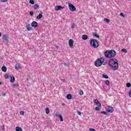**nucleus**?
<instances>
[{"label": "nucleus", "instance_id": "nucleus-35", "mask_svg": "<svg viewBox=\"0 0 131 131\" xmlns=\"http://www.w3.org/2000/svg\"><path fill=\"white\" fill-rule=\"evenodd\" d=\"M30 15L31 16H33V11H30Z\"/></svg>", "mask_w": 131, "mask_h": 131}, {"label": "nucleus", "instance_id": "nucleus-27", "mask_svg": "<svg viewBox=\"0 0 131 131\" xmlns=\"http://www.w3.org/2000/svg\"><path fill=\"white\" fill-rule=\"evenodd\" d=\"M13 86H14V88H18V86H19V84H13Z\"/></svg>", "mask_w": 131, "mask_h": 131}, {"label": "nucleus", "instance_id": "nucleus-36", "mask_svg": "<svg viewBox=\"0 0 131 131\" xmlns=\"http://www.w3.org/2000/svg\"><path fill=\"white\" fill-rule=\"evenodd\" d=\"M5 78H7V79L9 78V75H5Z\"/></svg>", "mask_w": 131, "mask_h": 131}, {"label": "nucleus", "instance_id": "nucleus-30", "mask_svg": "<svg viewBox=\"0 0 131 131\" xmlns=\"http://www.w3.org/2000/svg\"><path fill=\"white\" fill-rule=\"evenodd\" d=\"M79 94L80 96H82V95L83 94V91H80Z\"/></svg>", "mask_w": 131, "mask_h": 131}, {"label": "nucleus", "instance_id": "nucleus-11", "mask_svg": "<svg viewBox=\"0 0 131 131\" xmlns=\"http://www.w3.org/2000/svg\"><path fill=\"white\" fill-rule=\"evenodd\" d=\"M94 103L96 104L98 107H101V103L98 101V100L96 99L94 101Z\"/></svg>", "mask_w": 131, "mask_h": 131}, {"label": "nucleus", "instance_id": "nucleus-13", "mask_svg": "<svg viewBox=\"0 0 131 131\" xmlns=\"http://www.w3.org/2000/svg\"><path fill=\"white\" fill-rule=\"evenodd\" d=\"M14 81H15V77H14L13 76H11L10 82L13 83L14 82Z\"/></svg>", "mask_w": 131, "mask_h": 131}, {"label": "nucleus", "instance_id": "nucleus-22", "mask_svg": "<svg viewBox=\"0 0 131 131\" xmlns=\"http://www.w3.org/2000/svg\"><path fill=\"white\" fill-rule=\"evenodd\" d=\"M46 114H49L50 113V109L48 107L46 108Z\"/></svg>", "mask_w": 131, "mask_h": 131}, {"label": "nucleus", "instance_id": "nucleus-4", "mask_svg": "<svg viewBox=\"0 0 131 131\" xmlns=\"http://www.w3.org/2000/svg\"><path fill=\"white\" fill-rule=\"evenodd\" d=\"M69 8L70 11H72V12H75V11H76V8H75V6L71 4H69Z\"/></svg>", "mask_w": 131, "mask_h": 131}, {"label": "nucleus", "instance_id": "nucleus-15", "mask_svg": "<svg viewBox=\"0 0 131 131\" xmlns=\"http://www.w3.org/2000/svg\"><path fill=\"white\" fill-rule=\"evenodd\" d=\"M82 39H83V40H86V39H88V35H83L82 36Z\"/></svg>", "mask_w": 131, "mask_h": 131}, {"label": "nucleus", "instance_id": "nucleus-39", "mask_svg": "<svg viewBox=\"0 0 131 131\" xmlns=\"http://www.w3.org/2000/svg\"><path fill=\"white\" fill-rule=\"evenodd\" d=\"M1 1H2L3 3H7V2H8V0H1Z\"/></svg>", "mask_w": 131, "mask_h": 131}, {"label": "nucleus", "instance_id": "nucleus-9", "mask_svg": "<svg viewBox=\"0 0 131 131\" xmlns=\"http://www.w3.org/2000/svg\"><path fill=\"white\" fill-rule=\"evenodd\" d=\"M73 42L74 41L72 39H70L69 41V45L70 48H72L73 47Z\"/></svg>", "mask_w": 131, "mask_h": 131}, {"label": "nucleus", "instance_id": "nucleus-43", "mask_svg": "<svg viewBox=\"0 0 131 131\" xmlns=\"http://www.w3.org/2000/svg\"><path fill=\"white\" fill-rule=\"evenodd\" d=\"M1 36H2V33L1 32H0V37H1Z\"/></svg>", "mask_w": 131, "mask_h": 131}, {"label": "nucleus", "instance_id": "nucleus-18", "mask_svg": "<svg viewBox=\"0 0 131 131\" xmlns=\"http://www.w3.org/2000/svg\"><path fill=\"white\" fill-rule=\"evenodd\" d=\"M2 70L3 72H7V68L5 66H3L2 68Z\"/></svg>", "mask_w": 131, "mask_h": 131}, {"label": "nucleus", "instance_id": "nucleus-44", "mask_svg": "<svg viewBox=\"0 0 131 131\" xmlns=\"http://www.w3.org/2000/svg\"><path fill=\"white\" fill-rule=\"evenodd\" d=\"M1 84H3V82H0V85H1Z\"/></svg>", "mask_w": 131, "mask_h": 131}, {"label": "nucleus", "instance_id": "nucleus-26", "mask_svg": "<svg viewBox=\"0 0 131 131\" xmlns=\"http://www.w3.org/2000/svg\"><path fill=\"white\" fill-rule=\"evenodd\" d=\"M104 21L105 22H106V23H109V22H110V20L108 18H105Z\"/></svg>", "mask_w": 131, "mask_h": 131}, {"label": "nucleus", "instance_id": "nucleus-2", "mask_svg": "<svg viewBox=\"0 0 131 131\" xmlns=\"http://www.w3.org/2000/svg\"><path fill=\"white\" fill-rule=\"evenodd\" d=\"M90 45L94 48V49H97V48L99 47L100 46V43L99 42V41L98 40L95 39H91L90 40Z\"/></svg>", "mask_w": 131, "mask_h": 131}, {"label": "nucleus", "instance_id": "nucleus-40", "mask_svg": "<svg viewBox=\"0 0 131 131\" xmlns=\"http://www.w3.org/2000/svg\"><path fill=\"white\" fill-rule=\"evenodd\" d=\"M71 27H72V28H74V27H75V25H74V24H72V25H71Z\"/></svg>", "mask_w": 131, "mask_h": 131}, {"label": "nucleus", "instance_id": "nucleus-33", "mask_svg": "<svg viewBox=\"0 0 131 131\" xmlns=\"http://www.w3.org/2000/svg\"><path fill=\"white\" fill-rule=\"evenodd\" d=\"M20 115H24V111H20Z\"/></svg>", "mask_w": 131, "mask_h": 131}, {"label": "nucleus", "instance_id": "nucleus-46", "mask_svg": "<svg viewBox=\"0 0 131 131\" xmlns=\"http://www.w3.org/2000/svg\"><path fill=\"white\" fill-rule=\"evenodd\" d=\"M3 129H5V127H3Z\"/></svg>", "mask_w": 131, "mask_h": 131}, {"label": "nucleus", "instance_id": "nucleus-23", "mask_svg": "<svg viewBox=\"0 0 131 131\" xmlns=\"http://www.w3.org/2000/svg\"><path fill=\"white\" fill-rule=\"evenodd\" d=\"M34 8L35 10H37V9L39 8V6L38 5L36 4L34 6Z\"/></svg>", "mask_w": 131, "mask_h": 131}, {"label": "nucleus", "instance_id": "nucleus-14", "mask_svg": "<svg viewBox=\"0 0 131 131\" xmlns=\"http://www.w3.org/2000/svg\"><path fill=\"white\" fill-rule=\"evenodd\" d=\"M67 98L68 100H71V99H72V95H71V94H68L67 95Z\"/></svg>", "mask_w": 131, "mask_h": 131}, {"label": "nucleus", "instance_id": "nucleus-19", "mask_svg": "<svg viewBox=\"0 0 131 131\" xmlns=\"http://www.w3.org/2000/svg\"><path fill=\"white\" fill-rule=\"evenodd\" d=\"M94 36H95V37H97V38H100V36L99 35H97V33L94 32L93 33Z\"/></svg>", "mask_w": 131, "mask_h": 131}, {"label": "nucleus", "instance_id": "nucleus-21", "mask_svg": "<svg viewBox=\"0 0 131 131\" xmlns=\"http://www.w3.org/2000/svg\"><path fill=\"white\" fill-rule=\"evenodd\" d=\"M102 77L103 78H105V79H107V78H109V77L107 75L102 74Z\"/></svg>", "mask_w": 131, "mask_h": 131}, {"label": "nucleus", "instance_id": "nucleus-20", "mask_svg": "<svg viewBox=\"0 0 131 131\" xmlns=\"http://www.w3.org/2000/svg\"><path fill=\"white\" fill-rule=\"evenodd\" d=\"M15 130L16 131H22V128H21L19 127H15Z\"/></svg>", "mask_w": 131, "mask_h": 131}, {"label": "nucleus", "instance_id": "nucleus-1", "mask_svg": "<svg viewBox=\"0 0 131 131\" xmlns=\"http://www.w3.org/2000/svg\"><path fill=\"white\" fill-rule=\"evenodd\" d=\"M104 56L105 58L110 59L108 61V66L110 67L113 68L114 70H117L118 69V60L114 58L116 56V52L114 50H107L104 52Z\"/></svg>", "mask_w": 131, "mask_h": 131}, {"label": "nucleus", "instance_id": "nucleus-6", "mask_svg": "<svg viewBox=\"0 0 131 131\" xmlns=\"http://www.w3.org/2000/svg\"><path fill=\"white\" fill-rule=\"evenodd\" d=\"M64 7H62L61 6H57L55 7L54 9L55 11H60L62 10V9H64Z\"/></svg>", "mask_w": 131, "mask_h": 131}, {"label": "nucleus", "instance_id": "nucleus-38", "mask_svg": "<svg viewBox=\"0 0 131 131\" xmlns=\"http://www.w3.org/2000/svg\"><path fill=\"white\" fill-rule=\"evenodd\" d=\"M90 131H96V129H94V128H90Z\"/></svg>", "mask_w": 131, "mask_h": 131}, {"label": "nucleus", "instance_id": "nucleus-5", "mask_svg": "<svg viewBox=\"0 0 131 131\" xmlns=\"http://www.w3.org/2000/svg\"><path fill=\"white\" fill-rule=\"evenodd\" d=\"M106 110L108 112V113H113V111H114V109L113 107L110 106H108L106 107Z\"/></svg>", "mask_w": 131, "mask_h": 131}, {"label": "nucleus", "instance_id": "nucleus-10", "mask_svg": "<svg viewBox=\"0 0 131 131\" xmlns=\"http://www.w3.org/2000/svg\"><path fill=\"white\" fill-rule=\"evenodd\" d=\"M26 28L28 31H31L32 30L31 27L30 26V24H27Z\"/></svg>", "mask_w": 131, "mask_h": 131}, {"label": "nucleus", "instance_id": "nucleus-17", "mask_svg": "<svg viewBox=\"0 0 131 131\" xmlns=\"http://www.w3.org/2000/svg\"><path fill=\"white\" fill-rule=\"evenodd\" d=\"M41 18H42V14L40 13L39 15L37 16L36 18L39 20V19H41Z\"/></svg>", "mask_w": 131, "mask_h": 131}, {"label": "nucleus", "instance_id": "nucleus-8", "mask_svg": "<svg viewBox=\"0 0 131 131\" xmlns=\"http://www.w3.org/2000/svg\"><path fill=\"white\" fill-rule=\"evenodd\" d=\"M31 26H32V27H38V24H37V23L35 21H33L32 24H31Z\"/></svg>", "mask_w": 131, "mask_h": 131}, {"label": "nucleus", "instance_id": "nucleus-32", "mask_svg": "<svg viewBox=\"0 0 131 131\" xmlns=\"http://www.w3.org/2000/svg\"><path fill=\"white\" fill-rule=\"evenodd\" d=\"M120 16H121V17H123V18H124V14L123 13H121L120 14Z\"/></svg>", "mask_w": 131, "mask_h": 131}, {"label": "nucleus", "instance_id": "nucleus-16", "mask_svg": "<svg viewBox=\"0 0 131 131\" xmlns=\"http://www.w3.org/2000/svg\"><path fill=\"white\" fill-rule=\"evenodd\" d=\"M15 68L16 70H20L21 67L19 65H16Z\"/></svg>", "mask_w": 131, "mask_h": 131}, {"label": "nucleus", "instance_id": "nucleus-41", "mask_svg": "<svg viewBox=\"0 0 131 131\" xmlns=\"http://www.w3.org/2000/svg\"><path fill=\"white\" fill-rule=\"evenodd\" d=\"M2 95L3 96V97H6V93H2Z\"/></svg>", "mask_w": 131, "mask_h": 131}, {"label": "nucleus", "instance_id": "nucleus-42", "mask_svg": "<svg viewBox=\"0 0 131 131\" xmlns=\"http://www.w3.org/2000/svg\"><path fill=\"white\" fill-rule=\"evenodd\" d=\"M63 65H64V66H67V64H66V63H63Z\"/></svg>", "mask_w": 131, "mask_h": 131}, {"label": "nucleus", "instance_id": "nucleus-28", "mask_svg": "<svg viewBox=\"0 0 131 131\" xmlns=\"http://www.w3.org/2000/svg\"><path fill=\"white\" fill-rule=\"evenodd\" d=\"M121 52H122L123 53H127V51H126V50L124 49H123L121 50Z\"/></svg>", "mask_w": 131, "mask_h": 131}, {"label": "nucleus", "instance_id": "nucleus-12", "mask_svg": "<svg viewBox=\"0 0 131 131\" xmlns=\"http://www.w3.org/2000/svg\"><path fill=\"white\" fill-rule=\"evenodd\" d=\"M56 116H57V117H59V118L60 119V121H63V117L61 115L57 114Z\"/></svg>", "mask_w": 131, "mask_h": 131}, {"label": "nucleus", "instance_id": "nucleus-31", "mask_svg": "<svg viewBox=\"0 0 131 131\" xmlns=\"http://www.w3.org/2000/svg\"><path fill=\"white\" fill-rule=\"evenodd\" d=\"M95 110H96V111H100V108H99V107L96 106L95 107Z\"/></svg>", "mask_w": 131, "mask_h": 131}, {"label": "nucleus", "instance_id": "nucleus-37", "mask_svg": "<svg viewBox=\"0 0 131 131\" xmlns=\"http://www.w3.org/2000/svg\"><path fill=\"white\" fill-rule=\"evenodd\" d=\"M77 114H78V115H81V113L79 111H78L77 112Z\"/></svg>", "mask_w": 131, "mask_h": 131}, {"label": "nucleus", "instance_id": "nucleus-7", "mask_svg": "<svg viewBox=\"0 0 131 131\" xmlns=\"http://www.w3.org/2000/svg\"><path fill=\"white\" fill-rule=\"evenodd\" d=\"M3 40H4V42H7V41H8L9 37H8V35H3Z\"/></svg>", "mask_w": 131, "mask_h": 131}, {"label": "nucleus", "instance_id": "nucleus-3", "mask_svg": "<svg viewBox=\"0 0 131 131\" xmlns=\"http://www.w3.org/2000/svg\"><path fill=\"white\" fill-rule=\"evenodd\" d=\"M105 62V58L102 57L100 58H98L95 62V65L96 67H100V66H102L103 63Z\"/></svg>", "mask_w": 131, "mask_h": 131}, {"label": "nucleus", "instance_id": "nucleus-34", "mask_svg": "<svg viewBox=\"0 0 131 131\" xmlns=\"http://www.w3.org/2000/svg\"><path fill=\"white\" fill-rule=\"evenodd\" d=\"M102 114H104V115H107V113L106 112H101Z\"/></svg>", "mask_w": 131, "mask_h": 131}, {"label": "nucleus", "instance_id": "nucleus-25", "mask_svg": "<svg viewBox=\"0 0 131 131\" xmlns=\"http://www.w3.org/2000/svg\"><path fill=\"white\" fill-rule=\"evenodd\" d=\"M29 3L31 5H34V0H30Z\"/></svg>", "mask_w": 131, "mask_h": 131}, {"label": "nucleus", "instance_id": "nucleus-29", "mask_svg": "<svg viewBox=\"0 0 131 131\" xmlns=\"http://www.w3.org/2000/svg\"><path fill=\"white\" fill-rule=\"evenodd\" d=\"M131 84L130 83H126V86L127 88H130Z\"/></svg>", "mask_w": 131, "mask_h": 131}, {"label": "nucleus", "instance_id": "nucleus-45", "mask_svg": "<svg viewBox=\"0 0 131 131\" xmlns=\"http://www.w3.org/2000/svg\"><path fill=\"white\" fill-rule=\"evenodd\" d=\"M3 129H5V127H3Z\"/></svg>", "mask_w": 131, "mask_h": 131}, {"label": "nucleus", "instance_id": "nucleus-24", "mask_svg": "<svg viewBox=\"0 0 131 131\" xmlns=\"http://www.w3.org/2000/svg\"><path fill=\"white\" fill-rule=\"evenodd\" d=\"M105 84H106V85H110V81H109V80H107L105 81Z\"/></svg>", "mask_w": 131, "mask_h": 131}]
</instances>
